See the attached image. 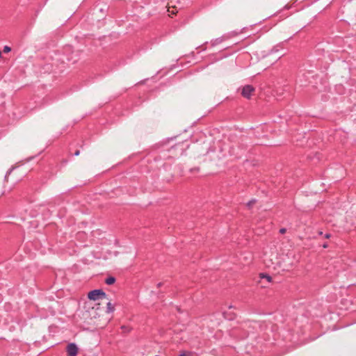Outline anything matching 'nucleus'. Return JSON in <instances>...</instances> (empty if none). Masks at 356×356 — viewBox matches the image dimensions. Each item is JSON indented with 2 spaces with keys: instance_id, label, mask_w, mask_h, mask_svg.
I'll list each match as a JSON object with an SVG mask.
<instances>
[{
  "instance_id": "obj_4",
  "label": "nucleus",
  "mask_w": 356,
  "mask_h": 356,
  "mask_svg": "<svg viewBox=\"0 0 356 356\" xmlns=\"http://www.w3.org/2000/svg\"><path fill=\"white\" fill-rule=\"evenodd\" d=\"M254 91V88L252 86L247 85L243 88L241 94L244 97L249 99Z\"/></svg>"
},
{
  "instance_id": "obj_12",
  "label": "nucleus",
  "mask_w": 356,
  "mask_h": 356,
  "mask_svg": "<svg viewBox=\"0 0 356 356\" xmlns=\"http://www.w3.org/2000/svg\"><path fill=\"white\" fill-rule=\"evenodd\" d=\"M74 154H75L76 156H78V155L79 154V150L76 151V152H75V153H74Z\"/></svg>"
},
{
  "instance_id": "obj_16",
  "label": "nucleus",
  "mask_w": 356,
  "mask_h": 356,
  "mask_svg": "<svg viewBox=\"0 0 356 356\" xmlns=\"http://www.w3.org/2000/svg\"><path fill=\"white\" fill-rule=\"evenodd\" d=\"M177 11H175L174 10L171 11L172 14H175Z\"/></svg>"
},
{
  "instance_id": "obj_17",
  "label": "nucleus",
  "mask_w": 356,
  "mask_h": 356,
  "mask_svg": "<svg viewBox=\"0 0 356 356\" xmlns=\"http://www.w3.org/2000/svg\"><path fill=\"white\" fill-rule=\"evenodd\" d=\"M319 234H320V235H322V234H323V232H319Z\"/></svg>"
},
{
  "instance_id": "obj_2",
  "label": "nucleus",
  "mask_w": 356,
  "mask_h": 356,
  "mask_svg": "<svg viewBox=\"0 0 356 356\" xmlns=\"http://www.w3.org/2000/svg\"><path fill=\"white\" fill-rule=\"evenodd\" d=\"M106 296V293L101 289H95L91 291L88 294V298L91 300H98L99 299L105 298Z\"/></svg>"
},
{
  "instance_id": "obj_13",
  "label": "nucleus",
  "mask_w": 356,
  "mask_h": 356,
  "mask_svg": "<svg viewBox=\"0 0 356 356\" xmlns=\"http://www.w3.org/2000/svg\"><path fill=\"white\" fill-rule=\"evenodd\" d=\"M254 202V201H250L248 203V206H250L252 204H253Z\"/></svg>"
},
{
  "instance_id": "obj_7",
  "label": "nucleus",
  "mask_w": 356,
  "mask_h": 356,
  "mask_svg": "<svg viewBox=\"0 0 356 356\" xmlns=\"http://www.w3.org/2000/svg\"><path fill=\"white\" fill-rule=\"evenodd\" d=\"M115 279L113 277H109L106 279L105 282L108 285H111L115 282Z\"/></svg>"
},
{
  "instance_id": "obj_14",
  "label": "nucleus",
  "mask_w": 356,
  "mask_h": 356,
  "mask_svg": "<svg viewBox=\"0 0 356 356\" xmlns=\"http://www.w3.org/2000/svg\"><path fill=\"white\" fill-rule=\"evenodd\" d=\"M323 247L324 248H327V243H324V244L323 245Z\"/></svg>"
},
{
  "instance_id": "obj_8",
  "label": "nucleus",
  "mask_w": 356,
  "mask_h": 356,
  "mask_svg": "<svg viewBox=\"0 0 356 356\" xmlns=\"http://www.w3.org/2000/svg\"><path fill=\"white\" fill-rule=\"evenodd\" d=\"M10 51H11V49H10V47H9L8 46H5V47H3V52H4V53H8V52H10Z\"/></svg>"
},
{
  "instance_id": "obj_6",
  "label": "nucleus",
  "mask_w": 356,
  "mask_h": 356,
  "mask_svg": "<svg viewBox=\"0 0 356 356\" xmlns=\"http://www.w3.org/2000/svg\"><path fill=\"white\" fill-rule=\"evenodd\" d=\"M260 277L262 280L263 279L266 280L268 283L272 282V277L270 275H268L260 274Z\"/></svg>"
},
{
  "instance_id": "obj_5",
  "label": "nucleus",
  "mask_w": 356,
  "mask_h": 356,
  "mask_svg": "<svg viewBox=\"0 0 356 356\" xmlns=\"http://www.w3.org/2000/svg\"><path fill=\"white\" fill-rule=\"evenodd\" d=\"M114 310H115L114 305L111 302H108L106 305V312L112 313L114 312Z\"/></svg>"
},
{
  "instance_id": "obj_9",
  "label": "nucleus",
  "mask_w": 356,
  "mask_h": 356,
  "mask_svg": "<svg viewBox=\"0 0 356 356\" xmlns=\"http://www.w3.org/2000/svg\"><path fill=\"white\" fill-rule=\"evenodd\" d=\"M280 232L281 234H284L286 232V229L285 228H282L280 230Z\"/></svg>"
},
{
  "instance_id": "obj_10",
  "label": "nucleus",
  "mask_w": 356,
  "mask_h": 356,
  "mask_svg": "<svg viewBox=\"0 0 356 356\" xmlns=\"http://www.w3.org/2000/svg\"><path fill=\"white\" fill-rule=\"evenodd\" d=\"M179 356H189V354L188 353H181Z\"/></svg>"
},
{
  "instance_id": "obj_11",
  "label": "nucleus",
  "mask_w": 356,
  "mask_h": 356,
  "mask_svg": "<svg viewBox=\"0 0 356 356\" xmlns=\"http://www.w3.org/2000/svg\"><path fill=\"white\" fill-rule=\"evenodd\" d=\"M325 237L326 238H329L330 237V234H326L325 235Z\"/></svg>"
},
{
  "instance_id": "obj_15",
  "label": "nucleus",
  "mask_w": 356,
  "mask_h": 356,
  "mask_svg": "<svg viewBox=\"0 0 356 356\" xmlns=\"http://www.w3.org/2000/svg\"><path fill=\"white\" fill-rule=\"evenodd\" d=\"M161 285H162V283L160 282V283L158 284L157 286H158V287H160Z\"/></svg>"
},
{
  "instance_id": "obj_1",
  "label": "nucleus",
  "mask_w": 356,
  "mask_h": 356,
  "mask_svg": "<svg viewBox=\"0 0 356 356\" xmlns=\"http://www.w3.org/2000/svg\"><path fill=\"white\" fill-rule=\"evenodd\" d=\"M286 257L287 255L283 253L272 254L271 258H270V264L274 266V268L276 266L283 267L284 266V259Z\"/></svg>"
},
{
  "instance_id": "obj_18",
  "label": "nucleus",
  "mask_w": 356,
  "mask_h": 356,
  "mask_svg": "<svg viewBox=\"0 0 356 356\" xmlns=\"http://www.w3.org/2000/svg\"><path fill=\"white\" fill-rule=\"evenodd\" d=\"M1 56V51H0V57Z\"/></svg>"
},
{
  "instance_id": "obj_3",
  "label": "nucleus",
  "mask_w": 356,
  "mask_h": 356,
  "mask_svg": "<svg viewBox=\"0 0 356 356\" xmlns=\"http://www.w3.org/2000/svg\"><path fill=\"white\" fill-rule=\"evenodd\" d=\"M78 347L75 343H71L68 344L66 348L67 356H76L78 353Z\"/></svg>"
}]
</instances>
